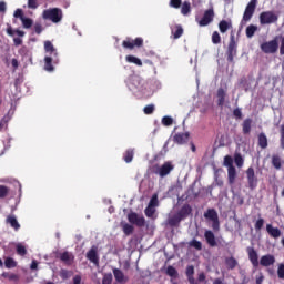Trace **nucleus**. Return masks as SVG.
Segmentation results:
<instances>
[{"mask_svg": "<svg viewBox=\"0 0 284 284\" xmlns=\"http://www.w3.org/2000/svg\"><path fill=\"white\" fill-rule=\"evenodd\" d=\"M246 253L248 256V261L251 262L252 266L257 268L260 265L263 267H271L276 263V257L275 255H262L258 260V253L255 251L253 246H247L246 247Z\"/></svg>", "mask_w": 284, "mask_h": 284, "instance_id": "nucleus-1", "label": "nucleus"}, {"mask_svg": "<svg viewBox=\"0 0 284 284\" xmlns=\"http://www.w3.org/2000/svg\"><path fill=\"white\" fill-rule=\"evenodd\" d=\"M42 18L52 23H59L63 19V12L60 8H49L42 12Z\"/></svg>", "mask_w": 284, "mask_h": 284, "instance_id": "nucleus-2", "label": "nucleus"}, {"mask_svg": "<svg viewBox=\"0 0 284 284\" xmlns=\"http://www.w3.org/2000/svg\"><path fill=\"white\" fill-rule=\"evenodd\" d=\"M204 219L212 222V230L213 232H220L221 224L217 211L215 209H207L203 214Z\"/></svg>", "mask_w": 284, "mask_h": 284, "instance_id": "nucleus-3", "label": "nucleus"}, {"mask_svg": "<svg viewBox=\"0 0 284 284\" xmlns=\"http://www.w3.org/2000/svg\"><path fill=\"white\" fill-rule=\"evenodd\" d=\"M261 51L265 54H275L280 49L278 40L275 38L270 41H265L260 45Z\"/></svg>", "mask_w": 284, "mask_h": 284, "instance_id": "nucleus-4", "label": "nucleus"}, {"mask_svg": "<svg viewBox=\"0 0 284 284\" xmlns=\"http://www.w3.org/2000/svg\"><path fill=\"white\" fill-rule=\"evenodd\" d=\"M236 54H237V42L235 40V36L231 34L229 45H227V50H226V55H227L226 60H227V62L233 63L234 58L236 57Z\"/></svg>", "mask_w": 284, "mask_h": 284, "instance_id": "nucleus-5", "label": "nucleus"}, {"mask_svg": "<svg viewBox=\"0 0 284 284\" xmlns=\"http://www.w3.org/2000/svg\"><path fill=\"white\" fill-rule=\"evenodd\" d=\"M278 21V16L274 11H263L260 13V23L262 26L273 24Z\"/></svg>", "mask_w": 284, "mask_h": 284, "instance_id": "nucleus-6", "label": "nucleus"}, {"mask_svg": "<svg viewBox=\"0 0 284 284\" xmlns=\"http://www.w3.org/2000/svg\"><path fill=\"white\" fill-rule=\"evenodd\" d=\"M126 219L130 224L135 225L136 227H144L146 224L144 215H139V213H134L133 211L128 213Z\"/></svg>", "mask_w": 284, "mask_h": 284, "instance_id": "nucleus-7", "label": "nucleus"}, {"mask_svg": "<svg viewBox=\"0 0 284 284\" xmlns=\"http://www.w3.org/2000/svg\"><path fill=\"white\" fill-rule=\"evenodd\" d=\"M258 0H250V2L246 4L244 13H243V21L248 22L252 20L256 8H257Z\"/></svg>", "mask_w": 284, "mask_h": 284, "instance_id": "nucleus-8", "label": "nucleus"}, {"mask_svg": "<svg viewBox=\"0 0 284 284\" xmlns=\"http://www.w3.org/2000/svg\"><path fill=\"white\" fill-rule=\"evenodd\" d=\"M246 180L250 190H255L258 185V178L255 174V169L253 166H248L245 171Z\"/></svg>", "mask_w": 284, "mask_h": 284, "instance_id": "nucleus-9", "label": "nucleus"}, {"mask_svg": "<svg viewBox=\"0 0 284 284\" xmlns=\"http://www.w3.org/2000/svg\"><path fill=\"white\" fill-rule=\"evenodd\" d=\"M214 18H215L214 8H209L204 11L202 18L197 20V24L200 27H207L213 22Z\"/></svg>", "mask_w": 284, "mask_h": 284, "instance_id": "nucleus-10", "label": "nucleus"}, {"mask_svg": "<svg viewBox=\"0 0 284 284\" xmlns=\"http://www.w3.org/2000/svg\"><path fill=\"white\" fill-rule=\"evenodd\" d=\"M144 40L141 37H136L134 40L126 38L122 41V47L128 50H133L134 48L143 47Z\"/></svg>", "mask_w": 284, "mask_h": 284, "instance_id": "nucleus-11", "label": "nucleus"}, {"mask_svg": "<svg viewBox=\"0 0 284 284\" xmlns=\"http://www.w3.org/2000/svg\"><path fill=\"white\" fill-rule=\"evenodd\" d=\"M174 170V164L171 161H165L161 166L158 168L155 174L160 178L168 176Z\"/></svg>", "mask_w": 284, "mask_h": 284, "instance_id": "nucleus-12", "label": "nucleus"}, {"mask_svg": "<svg viewBox=\"0 0 284 284\" xmlns=\"http://www.w3.org/2000/svg\"><path fill=\"white\" fill-rule=\"evenodd\" d=\"M87 260L89 262H91L92 264H94L95 266H99L100 265V257L98 255V251L95 248V246H92L88 252H87V255H85Z\"/></svg>", "mask_w": 284, "mask_h": 284, "instance_id": "nucleus-13", "label": "nucleus"}, {"mask_svg": "<svg viewBox=\"0 0 284 284\" xmlns=\"http://www.w3.org/2000/svg\"><path fill=\"white\" fill-rule=\"evenodd\" d=\"M112 274L116 283L119 284H125L129 282V277L124 275L123 271L121 268H112Z\"/></svg>", "mask_w": 284, "mask_h": 284, "instance_id": "nucleus-14", "label": "nucleus"}, {"mask_svg": "<svg viewBox=\"0 0 284 284\" xmlns=\"http://www.w3.org/2000/svg\"><path fill=\"white\" fill-rule=\"evenodd\" d=\"M192 212L193 209L191 204H183V206H181V209L178 211L176 215L181 217L182 221H184L192 214Z\"/></svg>", "mask_w": 284, "mask_h": 284, "instance_id": "nucleus-15", "label": "nucleus"}, {"mask_svg": "<svg viewBox=\"0 0 284 284\" xmlns=\"http://www.w3.org/2000/svg\"><path fill=\"white\" fill-rule=\"evenodd\" d=\"M58 258L68 266L72 265L74 262V255L73 253H69V251H63V253H59Z\"/></svg>", "mask_w": 284, "mask_h": 284, "instance_id": "nucleus-16", "label": "nucleus"}, {"mask_svg": "<svg viewBox=\"0 0 284 284\" xmlns=\"http://www.w3.org/2000/svg\"><path fill=\"white\" fill-rule=\"evenodd\" d=\"M189 140H190V132L175 133L173 136V141L180 145L187 143Z\"/></svg>", "mask_w": 284, "mask_h": 284, "instance_id": "nucleus-17", "label": "nucleus"}, {"mask_svg": "<svg viewBox=\"0 0 284 284\" xmlns=\"http://www.w3.org/2000/svg\"><path fill=\"white\" fill-rule=\"evenodd\" d=\"M204 239L210 247H216L217 242L213 231H204Z\"/></svg>", "mask_w": 284, "mask_h": 284, "instance_id": "nucleus-18", "label": "nucleus"}, {"mask_svg": "<svg viewBox=\"0 0 284 284\" xmlns=\"http://www.w3.org/2000/svg\"><path fill=\"white\" fill-rule=\"evenodd\" d=\"M233 29V22L232 20H221L219 22V31L222 33V34H225L229 30H232Z\"/></svg>", "mask_w": 284, "mask_h": 284, "instance_id": "nucleus-19", "label": "nucleus"}, {"mask_svg": "<svg viewBox=\"0 0 284 284\" xmlns=\"http://www.w3.org/2000/svg\"><path fill=\"white\" fill-rule=\"evenodd\" d=\"M184 34L182 24H174L171 27V36L174 40H179Z\"/></svg>", "mask_w": 284, "mask_h": 284, "instance_id": "nucleus-20", "label": "nucleus"}, {"mask_svg": "<svg viewBox=\"0 0 284 284\" xmlns=\"http://www.w3.org/2000/svg\"><path fill=\"white\" fill-rule=\"evenodd\" d=\"M266 232L273 239H280L282 236L281 229L273 226V224H266Z\"/></svg>", "mask_w": 284, "mask_h": 284, "instance_id": "nucleus-21", "label": "nucleus"}, {"mask_svg": "<svg viewBox=\"0 0 284 284\" xmlns=\"http://www.w3.org/2000/svg\"><path fill=\"white\" fill-rule=\"evenodd\" d=\"M237 178V171L235 166L227 168V182L233 185Z\"/></svg>", "mask_w": 284, "mask_h": 284, "instance_id": "nucleus-22", "label": "nucleus"}, {"mask_svg": "<svg viewBox=\"0 0 284 284\" xmlns=\"http://www.w3.org/2000/svg\"><path fill=\"white\" fill-rule=\"evenodd\" d=\"M257 144H258V146H260L262 150L267 149V146H268V139H267V135H266L264 132H261V133L257 135Z\"/></svg>", "mask_w": 284, "mask_h": 284, "instance_id": "nucleus-23", "label": "nucleus"}, {"mask_svg": "<svg viewBox=\"0 0 284 284\" xmlns=\"http://www.w3.org/2000/svg\"><path fill=\"white\" fill-rule=\"evenodd\" d=\"M7 224L11 225L16 232H18L21 229V224H19L16 215H7Z\"/></svg>", "mask_w": 284, "mask_h": 284, "instance_id": "nucleus-24", "label": "nucleus"}, {"mask_svg": "<svg viewBox=\"0 0 284 284\" xmlns=\"http://www.w3.org/2000/svg\"><path fill=\"white\" fill-rule=\"evenodd\" d=\"M253 120L251 118H246L242 123V132L244 135H247L252 131Z\"/></svg>", "mask_w": 284, "mask_h": 284, "instance_id": "nucleus-25", "label": "nucleus"}, {"mask_svg": "<svg viewBox=\"0 0 284 284\" xmlns=\"http://www.w3.org/2000/svg\"><path fill=\"white\" fill-rule=\"evenodd\" d=\"M271 164L275 170L282 169V158L280 154H273L271 159Z\"/></svg>", "mask_w": 284, "mask_h": 284, "instance_id": "nucleus-26", "label": "nucleus"}, {"mask_svg": "<svg viewBox=\"0 0 284 284\" xmlns=\"http://www.w3.org/2000/svg\"><path fill=\"white\" fill-rule=\"evenodd\" d=\"M216 97H217V105L219 106H223L224 103H225V98H226V92L223 88H219L217 89V93H216Z\"/></svg>", "mask_w": 284, "mask_h": 284, "instance_id": "nucleus-27", "label": "nucleus"}, {"mask_svg": "<svg viewBox=\"0 0 284 284\" xmlns=\"http://www.w3.org/2000/svg\"><path fill=\"white\" fill-rule=\"evenodd\" d=\"M182 222L181 217L175 213V215H172V217L168 219V225L171 227H176Z\"/></svg>", "mask_w": 284, "mask_h": 284, "instance_id": "nucleus-28", "label": "nucleus"}, {"mask_svg": "<svg viewBox=\"0 0 284 284\" xmlns=\"http://www.w3.org/2000/svg\"><path fill=\"white\" fill-rule=\"evenodd\" d=\"M125 61L128 63L135 64L136 67H142L143 65L142 60L140 58L135 57V55H132V54L126 55Z\"/></svg>", "mask_w": 284, "mask_h": 284, "instance_id": "nucleus-29", "label": "nucleus"}, {"mask_svg": "<svg viewBox=\"0 0 284 284\" xmlns=\"http://www.w3.org/2000/svg\"><path fill=\"white\" fill-rule=\"evenodd\" d=\"M257 30H258V27L255 24L247 26L245 29L246 38L252 39L255 36V33L257 32Z\"/></svg>", "mask_w": 284, "mask_h": 284, "instance_id": "nucleus-30", "label": "nucleus"}, {"mask_svg": "<svg viewBox=\"0 0 284 284\" xmlns=\"http://www.w3.org/2000/svg\"><path fill=\"white\" fill-rule=\"evenodd\" d=\"M225 265L227 267V270H235L239 265L237 260H235V257H225Z\"/></svg>", "mask_w": 284, "mask_h": 284, "instance_id": "nucleus-31", "label": "nucleus"}, {"mask_svg": "<svg viewBox=\"0 0 284 284\" xmlns=\"http://www.w3.org/2000/svg\"><path fill=\"white\" fill-rule=\"evenodd\" d=\"M192 12V7L190 1H184L181 6V14L186 17Z\"/></svg>", "mask_w": 284, "mask_h": 284, "instance_id": "nucleus-32", "label": "nucleus"}, {"mask_svg": "<svg viewBox=\"0 0 284 284\" xmlns=\"http://www.w3.org/2000/svg\"><path fill=\"white\" fill-rule=\"evenodd\" d=\"M53 58L52 57H44V71L47 72H53L54 71V67L52 64Z\"/></svg>", "mask_w": 284, "mask_h": 284, "instance_id": "nucleus-33", "label": "nucleus"}, {"mask_svg": "<svg viewBox=\"0 0 284 284\" xmlns=\"http://www.w3.org/2000/svg\"><path fill=\"white\" fill-rule=\"evenodd\" d=\"M133 158H134V150L133 149L125 150V152L123 153V161L125 163H131L133 161Z\"/></svg>", "mask_w": 284, "mask_h": 284, "instance_id": "nucleus-34", "label": "nucleus"}, {"mask_svg": "<svg viewBox=\"0 0 284 284\" xmlns=\"http://www.w3.org/2000/svg\"><path fill=\"white\" fill-rule=\"evenodd\" d=\"M44 51H47L50 54H53L54 57L58 55L57 50L51 41H44Z\"/></svg>", "mask_w": 284, "mask_h": 284, "instance_id": "nucleus-35", "label": "nucleus"}, {"mask_svg": "<svg viewBox=\"0 0 284 284\" xmlns=\"http://www.w3.org/2000/svg\"><path fill=\"white\" fill-rule=\"evenodd\" d=\"M18 266V262L13 260V257H4V267L7 270L16 268Z\"/></svg>", "mask_w": 284, "mask_h": 284, "instance_id": "nucleus-36", "label": "nucleus"}, {"mask_svg": "<svg viewBox=\"0 0 284 284\" xmlns=\"http://www.w3.org/2000/svg\"><path fill=\"white\" fill-rule=\"evenodd\" d=\"M9 194H10V187L4 184H0V200L7 199Z\"/></svg>", "mask_w": 284, "mask_h": 284, "instance_id": "nucleus-37", "label": "nucleus"}, {"mask_svg": "<svg viewBox=\"0 0 284 284\" xmlns=\"http://www.w3.org/2000/svg\"><path fill=\"white\" fill-rule=\"evenodd\" d=\"M234 163L237 168H243L244 165V158L242 156L241 153H235L234 154Z\"/></svg>", "mask_w": 284, "mask_h": 284, "instance_id": "nucleus-38", "label": "nucleus"}, {"mask_svg": "<svg viewBox=\"0 0 284 284\" xmlns=\"http://www.w3.org/2000/svg\"><path fill=\"white\" fill-rule=\"evenodd\" d=\"M122 231L124 235L130 236L134 232V226L132 224H123Z\"/></svg>", "mask_w": 284, "mask_h": 284, "instance_id": "nucleus-39", "label": "nucleus"}, {"mask_svg": "<svg viewBox=\"0 0 284 284\" xmlns=\"http://www.w3.org/2000/svg\"><path fill=\"white\" fill-rule=\"evenodd\" d=\"M189 246L195 248L196 251L203 250V244L202 242H199V240H191L189 242Z\"/></svg>", "mask_w": 284, "mask_h": 284, "instance_id": "nucleus-40", "label": "nucleus"}, {"mask_svg": "<svg viewBox=\"0 0 284 284\" xmlns=\"http://www.w3.org/2000/svg\"><path fill=\"white\" fill-rule=\"evenodd\" d=\"M223 165L227 169L235 168L233 158L231 155H225L223 160Z\"/></svg>", "mask_w": 284, "mask_h": 284, "instance_id": "nucleus-41", "label": "nucleus"}, {"mask_svg": "<svg viewBox=\"0 0 284 284\" xmlns=\"http://www.w3.org/2000/svg\"><path fill=\"white\" fill-rule=\"evenodd\" d=\"M20 21H22V27L24 29H30L33 26V20L31 18L23 17Z\"/></svg>", "mask_w": 284, "mask_h": 284, "instance_id": "nucleus-42", "label": "nucleus"}, {"mask_svg": "<svg viewBox=\"0 0 284 284\" xmlns=\"http://www.w3.org/2000/svg\"><path fill=\"white\" fill-rule=\"evenodd\" d=\"M212 43L213 44H220L222 42V38L219 31H213L212 37H211Z\"/></svg>", "mask_w": 284, "mask_h": 284, "instance_id": "nucleus-43", "label": "nucleus"}, {"mask_svg": "<svg viewBox=\"0 0 284 284\" xmlns=\"http://www.w3.org/2000/svg\"><path fill=\"white\" fill-rule=\"evenodd\" d=\"M265 224V220L264 217H258V220H256L255 224H254V229L256 232L262 231V229L264 227Z\"/></svg>", "mask_w": 284, "mask_h": 284, "instance_id": "nucleus-44", "label": "nucleus"}, {"mask_svg": "<svg viewBox=\"0 0 284 284\" xmlns=\"http://www.w3.org/2000/svg\"><path fill=\"white\" fill-rule=\"evenodd\" d=\"M161 123H162V125H164V126H171V125H173L174 120H173L172 116L164 115V116L162 118V120H161Z\"/></svg>", "mask_w": 284, "mask_h": 284, "instance_id": "nucleus-45", "label": "nucleus"}, {"mask_svg": "<svg viewBox=\"0 0 284 284\" xmlns=\"http://www.w3.org/2000/svg\"><path fill=\"white\" fill-rule=\"evenodd\" d=\"M16 253H18V255H20V256H26L28 254V251H27L26 246H23V244H18L16 246Z\"/></svg>", "mask_w": 284, "mask_h": 284, "instance_id": "nucleus-46", "label": "nucleus"}, {"mask_svg": "<svg viewBox=\"0 0 284 284\" xmlns=\"http://www.w3.org/2000/svg\"><path fill=\"white\" fill-rule=\"evenodd\" d=\"M150 207H158L159 206V196L156 193H154L152 196H151V200L149 201V204H148Z\"/></svg>", "mask_w": 284, "mask_h": 284, "instance_id": "nucleus-47", "label": "nucleus"}, {"mask_svg": "<svg viewBox=\"0 0 284 284\" xmlns=\"http://www.w3.org/2000/svg\"><path fill=\"white\" fill-rule=\"evenodd\" d=\"M155 111V105L154 104H146L144 108H143V113L145 115H151L153 114Z\"/></svg>", "mask_w": 284, "mask_h": 284, "instance_id": "nucleus-48", "label": "nucleus"}, {"mask_svg": "<svg viewBox=\"0 0 284 284\" xmlns=\"http://www.w3.org/2000/svg\"><path fill=\"white\" fill-rule=\"evenodd\" d=\"M144 214L148 219H152L155 214V207L154 206H149L144 209Z\"/></svg>", "mask_w": 284, "mask_h": 284, "instance_id": "nucleus-49", "label": "nucleus"}, {"mask_svg": "<svg viewBox=\"0 0 284 284\" xmlns=\"http://www.w3.org/2000/svg\"><path fill=\"white\" fill-rule=\"evenodd\" d=\"M112 282H113L112 273H104L102 277V284H112Z\"/></svg>", "mask_w": 284, "mask_h": 284, "instance_id": "nucleus-50", "label": "nucleus"}, {"mask_svg": "<svg viewBox=\"0 0 284 284\" xmlns=\"http://www.w3.org/2000/svg\"><path fill=\"white\" fill-rule=\"evenodd\" d=\"M276 274H277L278 280H284V264L283 263L277 264Z\"/></svg>", "mask_w": 284, "mask_h": 284, "instance_id": "nucleus-51", "label": "nucleus"}, {"mask_svg": "<svg viewBox=\"0 0 284 284\" xmlns=\"http://www.w3.org/2000/svg\"><path fill=\"white\" fill-rule=\"evenodd\" d=\"M170 8L180 9L182 7V0H170Z\"/></svg>", "mask_w": 284, "mask_h": 284, "instance_id": "nucleus-52", "label": "nucleus"}, {"mask_svg": "<svg viewBox=\"0 0 284 284\" xmlns=\"http://www.w3.org/2000/svg\"><path fill=\"white\" fill-rule=\"evenodd\" d=\"M233 115L236 120H242L243 119V112L240 108H235L233 110Z\"/></svg>", "mask_w": 284, "mask_h": 284, "instance_id": "nucleus-53", "label": "nucleus"}, {"mask_svg": "<svg viewBox=\"0 0 284 284\" xmlns=\"http://www.w3.org/2000/svg\"><path fill=\"white\" fill-rule=\"evenodd\" d=\"M166 274H168L169 276H171V277H174V276L178 275V271H176V268H175L174 266H169V267L166 268Z\"/></svg>", "mask_w": 284, "mask_h": 284, "instance_id": "nucleus-54", "label": "nucleus"}, {"mask_svg": "<svg viewBox=\"0 0 284 284\" xmlns=\"http://www.w3.org/2000/svg\"><path fill=\"white\" fill-rule=\"evenodd\" d=\"M59 276L62 280H68L70 277V273H69V271H67V268H61Z\"/></svg>", "mask_w": 284, "mask_h": 284, "instance_id": "nucleus-55", "label": "nucleus"}, {"mask_svg": "<svg viewBox=\"0 0 284 284\" xmlns=\"http://www.w3.org/2000/svg\"><path fill=\"white\" fill-rule=\"evenodd\" d=\"M28 7H29V9H31V10L38 9V8H39L38 0H29V1H28Z\"/></svg>", "mask_w": 284, "mask_h": 284, "instance_id": "nucleus-56", "label": "nucleus"}, {"mask_svg": "<svg viewBox=\"0 0 284 284\" xmlns=\"http://www.w3.org/2000/svg\"><path fill=\"white\" fill-rule=\"evenodd\" d=\"M194 274H195V268H194V266H186V271H185V275H186V277H189V276H194Z\"/></svg>", "mask_w": 284, "mask_h": 284, "instance_id": "nucleus-57", "label": "nucleus"}, {"mask_svg": "<svg viewBox=\"0 0 284 284\" xmlns=\"http://www.w3.org/2000/svg\"><path fill=\"white\" fill-rule=\"evenodd\" d=\"M13 17L16 19H23L24 18V14H23V10L22 9H16V12H13Z\"/></svg>", "mask_w": 284, "mask_h": 284, "instance_id": "nucleus-58", "label": "nucleus"}, {"mask_svg": "<svg viewBox=\"0 0 284 284\" xmlns=\"http://www.w3.org/2000/svg\"><path fill=\"white\" fill-rule=\"evenodd\" d=\"M281 148L284 150V123L281 125V139H280Z\"/></svg>", "mask_w": 284, "mask_h": 284, "instance_id": "nucleus-59", "label": "nucleus"}, {"mask_svg": "<svg viewBox=\"0 0 284 284\" xmlns=\"http://www.w3.org/2000/svg\"><path fill=\"white\" fill-rule=\"evenodd\" d=\"M36 34H41L43 31V27L41 23H36L34 26Z\"/></svg>", "mask_w": 284, "mask_h": 284, "instance_id": "nucleus-60", "label": "nucleus"}, {"mask_svg": "<svg viewBox=\"0 0 284 284\" xmlns=\"http://www.w3.org/2000/svg\"><path fill=\"white\" fill-rule=\"evenodd\" d=\"M280 55H284V37H281Z\"/></svg>", "mask_w": 284, "mask_h": 284, "instance_id": "nucleus-61", "label": "nucleus"}, {"mask_svg": "<svg viewBox=\"0 0 284 284\" xmlns=\"http://www.w3.org/2000/svg\"><path fill=\"white\" fill-rule=\"evenodd\" d=\"M82 277L81 275H74L72 282L73 284H81Z\"/></svg>", "mask_w": 284, "mask_h": 284, "instance_id": "nucleus-62", "label": "nucleus"}, {"mask_svg": "<svg viewBox=\"0 0 284 284\" xmlns=\"http://www.w3.org/2000/svg\"><path fill=\"white\" fill-rule=\"evenodd\" d=\"M265 277L263 275H258V277H256L255 280V284H263Z\"/></svg>", "mask_w": 284, "mask_h": 284, "instance_id": "nucleus-63", "label": "nucleus"}, {"mask_svg": "<svg viewBox=\"0 0 284 284\" xmlns=\"http://www.w3.org/2000/svg\"><path fill=\"white\" fill-rule=\"evenodd\" d=\"M187 282H189L190 284H199V283L196 282L194 275L187 276Z\"/></svg>", "mask_w": 284, "mask_h": 284, "instance_id": "nucleus-64", "label": "nucleus"}]
</instances>
